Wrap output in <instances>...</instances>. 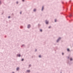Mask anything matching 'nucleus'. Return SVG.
<instances>
[{
  "label": "nucleus",
  "mask_w": 73,
  "mask_h": 73,
  "mask_svg": "<svg viewBox=\"0 0 73 73\" xmlns=\"http://www.w3.org/2000/svg\"><path fill=\"white\" fill-rule=\"evenodd\" d=\"M24 60V59H22L21 60V61H23Z\"/></svg>",
  "instance_id": "nucleus-11"
},
{
  "label": "nucleus",
  "mask_w": 73,
  "mask_h": 73,
  "mask_svg": "<svg viewBox=\"0 0 73 73\" xmlns=\"http://www.w3.org/2000/svg\"><path fill=\"white\" fill-rule=\"evenodd\" d=\"M1 4V2L0 1V4Z\"/></svg>",
  "instance_id": "nucleus-19"
},
{
  "label": "nucleus",
  "mask_w": 73,
  "mask_h": 73,
  "mask_svg": "<svg viewBox=\"0 0 73 73\" xmlns=\"http://www.w3.org/2000/svg\"><path fill=\"white\" fill-rule=\"evenodd\" d=\"M30 27H31V25H28V26L27 27L28 28H30Z\"/></svg>",
  "instance_id": "nucleus-1"
},
{
  "label": "nucleus",
  "mask_w": 73,
  "mask_h": 73,
  "mask_svg": "<svg viewBox=\"0 0 73 73\" xmlns=\"http://www.w3.org/2000/svg\"><path fill=\"white\" fill-rule=\"evenodd\" d=\"M22 1H24V0H22Z\"/></svg>",
  "instance_id": "nucleus-18"
},
{
  "label": "nucleus",
  "mask_w": 73,
  "mask_h": 73,
  "mask_svg": "<svg viewBox=\"0 0 73 73\" xmlns=\"http://www.w3.org/2000/svg\"><path fill=\"white\" fill-rule=\"evenodd\" d=\"M45 23L46 24H48V21H46Z\"/></svg>",
  "instance_id": "nucleus-2"
},
{
  "label": "nucleus",
  "mask_w": 73,
  "mask_h": 73,
  "mask_svg": "<svg viewBox=\"0 0 73 73\" xmlns=\"http://www.w3.org/2000/svg\"><path fill=\"white\" fill-rule=\"evenodd\" d=\"M19 70V68H17V70Z\"/></svg>",
  "instance_id": "nucleus-5"
},
{
  "label": "nucleus",
  "mask_w": 73,
  "mask_h": 73,
  "mask_svg": "<svg viewBox=\"0 0 73 73\" xmlns=\"http://www.w3.org/2000/svg\"><path fill=\"white\" fill-rule=\"evenodd\" d=\"M17 56L18 57H20V54H18Z\"/></svg>",
  "instance_id": "nucleus-6"
},
{
  "label": "nucleus",
  "mask_w": 73,
  "mask_h": 73,
  "mask_svg": "<svg viewBox=\"0 0 73 73\" xmlns=\"http://www.w3.org/2000/svg\"><path fill=\"white\" fill-rule=\"evenodd\" d=\"M10 16H9V17H8V18H9H9H10Z\"/></svg>",
  "instance_id": "nucleus-15"
},
{
  "label": "nucleus",
  "mask_w": 73,
  "mask_h": 73,
  "mask_svg": "<svg viewBox=\"0 0 73 73\" xmlns=\"http://www.w3.org/2000/svg\"><path fill=\"white\" fill-rule=\"evenodd\" d=\"M55 22H56V19H55Z\"/></svg>",
  "instance_id": "nucleus-16"
},
{
  "label": "nucleus",
  "mask_w": 73,
  "mask_h": 73,
  "mask_svg": "<svg viewBox=\"0 0 73 73\" xmlns=\"http://www.w3.org/2000/svg\"><path fill=\"white\" fill-rule=\"evenodd\" d=\"M50 28V26L48 27V28Z\"/></svg>",
  "instance_id": "nucleus-17"
},
{
  "label": "nucleus",
  "mask_w": 73,
  "mask_h": 73,
  "mask_svg": "<svg viewBox=\"0 0 73 73\" xmlns=\"http://www.w3.org/2000/svg\"><path fill=\"white\" fill-rule=\"evenodd\" d=\"M13 73H14V72H13Z\"/></svg>",
  "instance_id": "nucleus-23"
},
{
  "label": "nucleus",
  "mask_w": 73,
  "mask_h": 73,
  "mask_svg": "<svg viewBox=\"0 0 73 73\" xmlns=\"http://www.w3.org/2000/svg\"><path fill=\"white\" fill-rule=\"evenodd\" d=\"M20 14H21V12L20 13Z\"/></svg>",
  "instance_id": "nucleus-20"
},
{
  "label": "nucleus",
  "mask_w": 73,
  "mask_h": 73,
  "mask_svg": "<svg viewBox=\"0 0 73 73\" xmlns=\"http://www.w3.org/2000/svg\"><path fill=\"white\" fill-rule=\"evenodd\" d=\"M17 4H18V2H17Z\"/></svg>",
  "instance_id": "nucleus-22"
},
{
  "label": "nucleus",
  "mask_w": 73,
  "mask_h": 73,
  "mask_svg": "<svg viewBox=\"0 0 73 73\" xmlns=\"http://www.w3.org/2000/svg\"><path fill=\"white\" fill-rule=\"evenodd\" d=\"M36 10V9H34L33 11H34V12H35V11Z\"/></svg>",
  "instance_id": "nucleus-7"
},
{
  "label": "nucleus",
  "mask_w": 73,
  "mask_h": 73,
  "mask_svg": "<svg viewBox=\"0 0 73 73\" xmlns=\"http://www.w3.org/2000/svg\"><path fill=\"white\" fill-rule=\"evenodd\" d=\"M27 72L29 73V72H30V70H27Z\"/></svg>",
  "instance_id": "nucleus-4"
},
{
  "label": "nucleus",
  "mask_w": 73,
  "mask_h": 73,
  "mask_svg": "<svg viewBox=\"0 0 73 73\" xmlns=\"http://www.w3.org/2000/svg\"><path fill=\"white\" fill-rule=\"evenodd\" d=\"M70 61H72V58H71L70 59Z\"/></svg>",
  "instance_id": "nucleus-10"
},
{
  "label": "nucleus",
  "mask_w": 73,
  "mask_h": 73,
  "mask_svg": "<svg viewBox=\"0 0 73 73\" xmlns=\"http://www.w3.org/2000/svg\"><path fill=\"white\" fill-rule=\"evenodd\" d=\"M60 39H61V38H59V39L57 40V42H58V41H59V40H60Z\"/></svg>",
  "instance_id": "nucleus-3"
},
{
  "label": "nucleus",
  "mask_w": 73,
  "mask_h": 73,
  "mask_svg": "<svg viewBox=\"0 0 73 73\" xmlns=\"http://www.w3.org/2000/svg\"><path fill=\"white\" fill-rule=\"evenodd\" d=\"M40 32H42V30L40 29Z\"/></svg>",
  "instance_id": "nucleus-12"
},
{
  "label": "nucleus",
  "mask_w": 73,
  "mask_h": 73,
  "mask_svg": "<svg viewBox=\"0 0 73 73\" xmlns=\"http://www.w3.org/2000/svg\"><path fill=\"white\" fill-rule=\"evenodd\" d=\"M72 16V15H70V17H71Z\"/></svg>",
  "instance_id": "nucleus-13"
},
{
  "label": "nucleus",
  "mask_w": 73,
  "mask_h": 73,
  "mask_svg": "<svg viewBox=\"0 0 73 73\" xmlns=\"http://www.w3.org/2000/svg\"><path fill=\"white\" fill-rule=\"evenodd\" d=\"M67 51H69V49H67Z\"/></svg>",
  "instance_id": "nucleus-8"
},
{
  "label": "nucleus",
  "mask_w": 73,
  "mask_h": 73,
  "mask_svg": "<svg viewBox=\"0 0 73 73\" xmlns=\"http://www.w3.org/2000/svg\"><path fill=\"white\" fill-rule=\"evenodd\" d=\"M43 9H44V7H42V10H43Z\"/></svg>",
  "instance_id": "nucleus-9"
},
{
  "label": "nucleus",
  "mask_w": 73,
  "mask_h": 73,
  "mask_svg": "<svg viewBox=\"0 0 73 73\" xmlns=\"http://www.w3.org/2000/svg\"><path fill=\"white\" fill-rule=\"evenodd\" d=\"M39 57H41V56L40 55H39Z\"/></svg>",
  "instance_id": "nucleus-14"
},
{
  "label": "nucleus",
  "mask_w": 73,
  "mask_h": 73,
  "mask_svg": "<svg viewBox=\"0 0 73 73\" xmlns=\"http://www.w3.org/2000/svg\"><path fill=\"white\" fill-rule=\"evenodd\" d=\"M62 55H63V54H64V53H62Z\"/></svg>",
  "instance_id": "nucleus-21"
}]
</instances>
